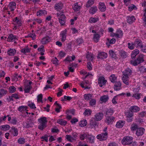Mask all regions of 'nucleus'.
<instances>
[{"mask_svg": "<svg viewBox=\"0 0 146 146\" xmlns=\"http://www.w3.org/2000/svg\"><path fill=\"white\" fill-rule=\"evenodd\" d=\"M127 45L128 48L130 50L133 49L135 47L134 42L131 41L128 42Z\"/></svg>", "mask_w": 146, "mask_h": 146, "instance_id": "nucleus-35", "label": "nucleus"}, {"mask_svg": "<svg viewBox=\"0 0 146 146\" xmlns=\"http://www.w3.org/2000/svg\"><path fill=\"white\" fill-rule=\"evenodd\" d=\"M47 124L45 123H39L38 125V128L41 130H43L44 128L46 127Z\"/></svg>", "mask_w": 146, "mask_h": 146, "instance_id": "nucleus-50", "label": "nucleus"}, {"mask_svg": "<svg viewBox=\"0 0 146 146\" xmlns=\"http://www.w3.org/2000/svg\"><path fill=\"white\" fill-rule=\"evenodd\" d=\"M32 87L29 85H26L25 87L24 91L25 93H28L32 89Z\"/></svg>", "mask_w": 146, "mask_h": 146, "instance_id": "nucleus-48", "label": "nucleus"}, {"mask_svg": "<svg viewBox=\"0 0 146 146\" xmlns=\"http://www.w3.org/2000/svg\"><path fill=\"white\" fill-rule=\"evenodd\" d=\"M9 131L10 133L14 136H17L18 134V129L15 127H12Z\"/></svg>", "mask_w": 146, "mask_h": 146, "instance_id": "nucleus-12", "label": "nucleus"}, {"mask_svg": "<svg viewBox=\"0 0 146 146\" xmlns=\"http://www.w3.org/2000/svg\"><path fill=\"white\" fill-rule=\"evenodd\" d=\"M63 4L61 3H58L56 4L54 6V9L57 11H59L62 8Z\"/></svg>", "mask_w": 146, "mask_h": 146, "instance_id": "nucleus-27", "label": "nucleus"}, {"mask_svg": "<svg viewBox=\"0 0 146 146\" xmlns=\"http://www.w3.org/2000/svg\"><path fill=\"white\" fill-rule=\"evenodd\" d=\"M109 53L110 56L112 58H116V56L115 53L112 50H110Z\"/></svg>", "mask_w": 146, "mask_h": 146, "instance_id": "nucleus-57", "label": "nucleus"}, {"mask_svg": "<svg viewBox=\"0 0 146 146\" xmlns=\"http://www.w3.org/2000/svg\"><path fill=\"white\" fill-rule=\"evenodd\" d=\"M96 103V100L95 99H91L89 102L90 105L92 106L95 105Z\"/></svg>", "mask_w": 146, "mask_h": 146, "instance_id": "nucleus-60", "label": "nucleus"}, {"mask_svg": "<svg viewBox=\"0 0 146 146\" xmlns=\"http://www.w3.org/2000/svg\"><path fill=\"white\" fill-rule=\"evenodd\" d=\"M80 8V6L78 5L77 3H75L74 5L73 6V8L75 11H78Z\"/></svg>", "mask_w": 146, "mask_h": 146, "instance_id": "nucleus-51", "label": "nucleus"}, {"mask_svg": "<svg viewBox=\"0 0 146 146\" xmlns=\"http://www.w3.org/2000/svg\"><path fill=\"white\" fill-rule=\"evenodd\" d=\"M50 40V38L46 36L42 38L41 40V43L42 44H45L49 42Z\"/></svg>", "mask_w": 146, "mask_h": 146, "instance_id": "nucleus-11", "label": "nucleus"}, {"mask_svg": "<svg viewBox=\"0 0 146 146\" xmlns=\"http://www.w3.org/2000/svg\"><path fill=\"white\" fill-rule=\"evenodd\" d=\"M133 9H137L136 7L133 4H131L129 7H128V10L129 11H132Z\"/></svg>", "mask_w": 146, "mask_h": 146, "instance_id": "nucleus-62", "label": "nucleus"}, {"mask_svg": "<svg viewBox=\"0 0 146 146\" xmlns=\"http://www.w3.org/2000/svg\"><path fill=\"white\" fill-rule=\"evenodd\" d=\"M47 14V12L45 10H40L37 12L38 16H41Z\"/></svg>", "mask_w": 146, "mask_h": 146, "instance_id": "nucleus-31", "label": "nucleus"}, {"mask_svg": "<svg viewBox=\"0 0 146 146\" xmlns=\"http://www.w3.org/2000/svg\"><path fill=\"white\" fill-rule=\"evenodd\" d=\"M100 38V36L99 34L96 33L94 35L93 40L95 42H98Z\"/></svg>", "mask_w": 146, "mask_h": 146, "instance_id": "nucleus-47", "label": "nucleus"}, {"mask_svg": "<svg viewBox=\"0 0 146 146\" xmlns=\"http://www.w3.org/2000/svg\"><path fill=\"white\" fill-rule=\"evenodd\" d=\"M114 111L112 108H110L106 112V115H111L114 113Z\"/></svg>", "mask_w": 146, "mask_h": 146, "instance_id": "nucleus-56", "label": "nucleus"}, {"mask_svg": "<svg viewBox=\"0 0 146 146\" xmlns=\"http://www.w3.org/2000/svg\"><path fill=\"white\" fill-rule=\"evenodd\" d=\"M133 115V113L131 112H127L126 113V118L128 122H130L132 121V117Z\"/></svg>", "mask_w": 146, "mask_h": 146, "instance_id": "nucleus-10", "label": "nucleus"}, {"mask_svg": "<svg viewBox=\"0 0 146 146\" xmlns=\"http://www.w3.org/2000/svg\"><path fill=\"white\" fill-rule=\"evenodd\" d=\"M115 119V117L113 116L107 117L105 120L106 122L108 124H111L114 121Z\"/></svg>", "mask_w": 146, "mask_h": 146, "instance_id": "nucleus-21", "label": "nucleus"}, {"mask_svg": "<svg viewBox=\"0 0 146 146\" xmlns=\"http://www.w3.org/2000/svg\"><path fill=\"white\" fill-rule=\"evenodd\" d=\"M17 40V36L12 34H11L8 36L7 41L8 42H13Z\"/></svg>", "mask_w": 146, "mask_h": 146, "instance_id": "nucleus-20", "label": "nucleus"}, {"mask_svg": "<svg viewBox=\"0 0 146 146\" xmlns=\"http://www.w3.org/2000/svg\"><path fill=\"white\" fill-rule=\"evenodd\" d=\"M121 56L123 58H125L127 56L126 52L124 51H121L120 52Z\"/></svg>", "mask_w": 146, "mask_h": 146, "instance_id": "nucleus-59", "label": "nucleus"}, {"mask_svg": "<svg viewBox=\"0 0 146 146\" xmlns=\"http://www.w3.org/2000/svg\"><path fill=\"white\" fill-rule=\"evenodd\" d=\"M16 8V3L12 1L9 3L7 7V9L10 10L11 11H13Z\"/></svg>", "mask_w": 146, "mask_h": 146, "instance_id": "nucleus-8", "label": "nucleus"}, {"mask_svg": "<svg viewBox=\"0 0 146 146\" xmlns=\"http://www.w3.org/2000/svg\"><path fill=\"white\" fill-rule=\"evenodd\" d=\"M92 97V95L90 94H86L84 95V99L86 101L90 100Z\"/></svg>", "mask_w": 146, "mask_h": 146, "instance_id": "nucleus-42", "label": "nucleus"}, {"mask_svg": "<svg viewBox=\"0 0 146 146\" xmlns=\"http://www.w3.org/2000/svg\"><path fill=\"white\" fill-rule=\"evenodd\" d=\"M87 124V121L86 119H83L81 120L79 122V125L80 126L82 127L86 126Z\"/></svg>", "mask_w": 146, "mask_h": 146, "instance_id": "nucleus-40", "label": "nucleus"}, {"mask_svg": "<svg viewBox=\"0 0 146 146\" xmlns=\"http://www.w3.org/2000/svg\"><path fill=\"white\" fill-rule=\"evenodd\" d=\"M38 121L39 123H45L46 124H47V122L46 118L45 117H41L38 119Z\"/></svg>", "mask_w": 146, "mask_h": 146, "instance_id": "nucleus-28", "label": "nucleus"}, {"mask_svg": "<svg viewBox=\"0 0 146 146\" xmlns=\"http://www.w3.org/2000/svg\"><path fill=\"white\" fill-rule=\"evenodd\" d=\"M7 93V90L4 89H0V98L6 94Z\"/></svg>", "mask_w": 146, "mask_h": 146, "instance_id": "nucleus-44", "label": "nucleus"}, {"mask_svg": "<svg viewBox=\"0 0 146 146\" xmlns=\"http://www.w3.org/2000/svg\"><path fill=\"white\" fill-rule=\"evenodd\" d=\"M13 23L14 25L21 26L22 25V21L21 19L19 18L16 17L13 19Z\"/></svg>", "mask_w": 146, "mask_h": 146, "instance_id": "nucleus-15", "label": "nucleus"}, {"mask_svg": "<svg viewBox=\"0 0 146 146\" xmlns=\"http://www.w3.org/2000/svg\"><path fill=\"white\" fill-rule=\"evenodd\" d=\"M106 82V80L103 76H100L98 79V84L100 87H102L105 85Z\"/></svg>", "mask_w": 146, "mask_h": 146, "instance_id": "nucleus-6", "label": "nucleus"}, {"mask_svg": "<svg viewBox=\"0 0 146 146\" xmlns=\"http://www.w3.org/2000/svg\"><path fill=\"white\" fill-rule=\"evenodd\" d=\"M98 18H95L94 17H91L88 20V22L90 23H94L98 21L99 20Z\"/></svg>", "mask_w": 146, "mask_h": 146, "instance_id": "nucleus-37", "label": "nucleus"}, {"mask_svg": "<svg viewBox=\"0 0 146 146\" xmlns=\"http://www.w3.org/2000/svg\"><path fill=\"white\" fill-rule=\"evenodd\" d=\"M122 79L123 82L127 85H128L129 83V76H123Z\"/></svg>", "mask_w": 146, "mask_h": 146, "instance_id": "nucleus-23", "label": "nucleus"}, {"mask_svg": "<svg viewBox=\"0 0 146 146\" xmlns=\"http://www.w3.org/2000/svg\"><path fill=\"white\" fill-rule=\"evenodd\" d=\"M86 58L89 61H92L94 59V56L91 53L88 52L86 55Z\"/></svg>", "mask_w": 146, "mask_h": 146, "instance_id": "nucleus-30", "label": "nucleus"}, {"mask_svg": "<svg viewBox=\"0 0 146 146\" xmlns=\"http://www.w3.org/2000/svg\"><path fill=\"white\" fill-rule=\"evenodd\" d=\"M94 137L91 135H88L87 138V141L88 142L93 143H94Z\"/></svg>", "mask_w": 146, "mask_h": 146, "instance_id": "nucleus-32", "label": "nucleus"}, {"mask_svg": "<svg viewBox=\"0 0 146 146\" xmlns=\"http://www.w3.org/2000/svg\"><path fill=\"white\" fill-rule=\"evenodd\" d=\"M135 46L137 48H141L142 47L143 43L139 39H136L134 42Z\"/></svg>", "mask_w": 146, "mask_h": 146, "instance_id": "nucleus-7", "label": "nucleus"}, {"mask_svg": "<svg viewBox=\"0 0 146 146\" xmlns=\"http://www.w3.org/2000/svg\"><path fill=\"white\" fill-rule=\"evenodd\" d=\"M28 107L27 106H19L18 108V110L21 112H23L25 111H27Z\"/></svg>", "mask_w": 146, "mask_h": 146, "instance_id": "nucleus-33", "label": "nucleus"}, {"mask_svg": "<svg viewBox=\"0 0 146 146\" xmlns=\"http://www.w3.org/2000/svg\"><path fill=\"white\" fill-rule=\"evenodd\" d=\"M143 56V55L142 54H140L136 60H133L130 61L131 64L134 66H135L142 62L144 61Z\"/></svg>", "mask_w": 146, "mask_h": 146, "instance_id": "nucleus-1", "label": "nucleus"}, {"mask_svg": "<svg viewBox=\"0 0 146 146\" xmlns=\"http://www.w3.org/2000/svg\"><path fill=\"white\" fill-rule=\"evenodd\" d=\"M16 90V88L13 86H11L9 88V92L11 93H14Z\"/></svg>", "mask_w": 146, "mask_h": 146, "instance_id": "nucleus-55", "label": "nucleus"}, {"mask_svg": "<svg viewBox=\"0 0 146 146\" xmlns=\"http://www.w3.org/2000/svg\"><path fill=\"white\" fill-rule=\"evenodd\" d=\"M141 94L140 93H135L133 94L132 97L136 100H139L141 98Z\"/></svg>", "mask_w": 146, "mask_h": 146, "instance_id": "nucleus-43", "label": "nucleus"}, {"mask_svg": "<svg viewBox=\"0 0 146 146\" xmlns=\"http://www.w3.org/2000/svg\"><path fill=\"white\" fill-rule=\"evenodd\" d=\"M108 54L107 53L102 52L98 53L97 58L98 59H104L106 58Z\"/></svg>", "mask_w": 146, "mask_h": 146, "instance_id": "nucleus-13", "label": "nucleus"}, {"mask_svg": "<svg viewBox=\"0 0 146 146\" xmlns=\"http://www.w3.org/2000/svg\"><path fill=\"white\" fill-rule=\"evenodd\" d=\"M30 48L27 47H26L22 48L21 50V52L23 53V54H25L27 53H29L30 52Z\"/></svg>", "mask_w": 146, "mask_h": 146, "instance_id": "nucleus-45", "label": "nucleus"}, {"mask_svg": "<svg viewBox=\"0 0 146 146\" xmlns=\"http://www.w3.org/2000/svg\"><path fill=\"white\" fill-rule=\"evenodd\" d=\"M132 73L131 70L129 68H127L123 72V76L129 77L131 75Z\"/></svg>", "mask_w": 146, "mask_h": 146, "instance_id": "nucleus-17", "label": "nucleus"}, {"mask_svg": "<svg viewBox=\"0 0 146 146\" xmlns=\"http://www.w3.org/2000/svg\"><path fill=\"white\" fill-rule=\"evenodd\" d=\"M56 15L58 17L60 23L62 25H64L66 22V17L64 14L62 12H59L56 13Z\"/></svg>", "mask_w": 146, "mask_h": 146, "instance_id": "nucleus-2", "label": "nucleus"}, {"mask_svg": "<svg viewBox=\"0 0 146 146\" xmlns=\"http://www.w3.org/2000/svg\"><path fill=\"white\" fill-rule=\"evenodd\" d=\"M67 30L65 29L61 32V33L62 38H61V40L64 42L66 39V37Z\"/></svg>", "mask_w": 146, "mask_h": 146, "instance_id": "nucleus-22", "label": "nucleus"}, {"mask_svg": "<svg viewBox=\"0 0 146 146\" xmlns=\"http://www.w3.org/2000/svg\"><path fill=\"white\" fill-rule=\"evenodd\" d=\"M96 120L94 118L91 119L90 121L89 125L92 128L96 127L97 125L96 122Z\"/></svg>", "mask_w": 146, "mask_h": 146, "instance_id": "nucleus-26", "label": "nucleus"}, {"mask_svg": "<svg viewBox=\"0 0 146 146\" xmlns=\"http://www.w3.org/2000/svg\"><path fill=\"white\" fill-rule=\"evenodd\" d=\"M138 128L137 125L135 124H133L131 125V129L132 131L136 130Z\"/></svg>", "mask_w": 146, "mask_h": 146, "instance_id": "nucleus-63", "label": "nucleus"}, {"mask_svg": "<svg viewBox=\"0 0 146 146\" xmlns=\"http://www.w3.org/2000/svg\"><path fill=\"white\" fill-rule=\"evenodd\" d=\"M125 123L124 120H119L118 121L116 124V126L117 128H121Z\"/></svg>", "mask_w": 146, "mask_h": 146, "instance_id": "nucleus-19", "label": "nucleus"}, {"mask_svg": "<svg viewBox=\"0 0 146 146\" xmlns=\"http://www.w3.org/2000/svg\"><path fill=\"white\" fill-rule=\"evenodd\" d=\"M88 135L86 133H82L80 135L79 137L81 140H84L85 139H87V138L88 136Z\"/></svg>", "mask_w": 146, "mask_h": 146, "instance_id": "nucleus-52", "label": "nucleus"}, {"mask_svg": "<svg viewBox=\"0 0 146 146\" xmlns=\"http://www.w3.org/2000/svg\"><path fill=\"white\" fill-rule=\"evenodd\" d=\"M121 83L120 82H118L115 84L114 87V89L115 90H119L121 89Z\"/></svg>", "mask_w": 146, "mask_h": 146, "instance_id": "nucleus-24", "label": "nucleus"}, {"mask_svg": "<svg viewBox=\"0 0 146 146\" xmlns=\"http://www.w3.org/2000/svg\"><path fill=\"white\" fill-rule=\"evenodd\" d=\"M94 0H88L86 4V7H89L94 3Z\"/></svg>", "mask_w": 146, "mask_h": 146, "instance_id": "nucleus-54", "label": "nucleus"}, {"mask_svg": "<svg viewBox=\"0 0 146 146\" xmlns=\"http://www.w3.org/2000/svg\"><path fill=\"white\" fill-rule=\"evenodd\" d=\"M145 131V129L143 127H140L137 129L136 134L138 136H142L144 133Z\"/></svg>", "mask_w": 146, "mask_h": 146, "instance_id": "nucleus-9", "label": "nucleus"}, {"mask_svg": "<svg viewBox=\"0 0 146 146\" xmlns=\"http://www.w3.org/2000/svg\"><path fill=\"white\" fill-rule=\"evenodd\" d=\"M77 137L78 134L76 133H74L72 135H66L65 138L68 141L72 142L76 141L77 139Z\"/></svg>", "mask_w": 146, "mask_h": 146, "instance_id": "nucleus-3", "label": "nucleus"}, {"mask_svg": "<svg viewBox=\"0 0 146 146\" xmlns=\"http://www.w3.org/2000/svg\"><path fill=\"white\" fill-rule=\"evenodd\" d=\"M10 127L9 125H5L0 126V129L3 131H6L9 129Z\"/></svg>", "mask_w": 146, "mask_h": 146, "instance_id": "nucleus-36", "label": "nucleus"}, {"mask_svg": "<svg viewBox=\"0 0 146 146\" xmlns=\"http://www.w3.org/2000/svg\"><path fill=\"white\" fill-rule=\"evenodd\" d=\"M98 10L97 7L96 6H93L91 7L90 10V13L92 15L96 12Z\"/></svg>", "mask_w": 146, "mask_h": 146, "instance_id": "nucleus-38", "label": "nucleus"}, {"mask_svg": "<svg viewBox=\"0 0 146 146\" xmlns=\"http://www.w3.org/2000/svg\"><path fill=\"white\" fill-rule=\"evenodd\" d=\"M103 114L102 113H96L94 119L96 121L101 120L103 118Z\"/></svg>", "mask_w": 146, "mask_h": 146, "instance_id": "nucleus-14", "label": "nucleus"}, {"mask_svg": "<svg viewBox=\"0 0 146 146\" xmlns=\"http://www.w3.org/2000/svg\"><path fill=\"white\" fill-rule=\"evenodd\" d=\"M108 133L107 132H104L98 135L96 137L100 141L106 140L108 138Z\"/></svg>", "mask_w": 146, "mask_h": 146, "instance_id": "nucleus-5", "label": "nucleus"}, {"mask_svg": "<svg viewBox=\"0 0 146 146\" xmlns=\"http://www.w3.org/2000/svg\"><path fill=\"white\" fill-rule=\"evenodd\" d=\"M99 9L102 12H104L106 10V7L104 3H100L98 7Z\"/></svg>", "mask_w": 146, "mask_h": 146, "instance_id": "nucleus-18", "label": "nucleus"}, {"mask_svg": "<svg viewBox=\"0 0 146 146\" xmlns=\"http://www.w3.org/2000/svg\"><path fill=\"white\" fill-rule=\"evenodd\" d=\"M76 42L77 44L80 45L83 43L84 41L82 38H78L76 40Z\"/></svg>", "mask_w": 146, "mask_h": 146, "instance_id": "nucleus-64", "label": "nucleus"}, {"mask_svg": "<svg viewBox=\"0 0 146 146\" xmlns=\"http://www.w3.org/2000/svg\"><path fill=\"white\" fill-rule=\"evenodd\" d=\"M57 122L58 124L62 125H65L67 123V121L62 119H59L57 120Z\"/></svg>", "mask_w": 146, "mask_h": 146, "instance_id": "nucleus-41", "label": "nucleus"}, {"mask_svg": "<svg viewBox=\"0 0 146 146\" xmlns=\"http://www.w3.org/2000/svg\"><path fill=\"white\" fill-rule=\"evenodd\" d=\"M115 35L116 36V38H121L123 36V34L122 31L120 30H118L116 34H115Z\"/></svg>", "mask_w": 146, "mask_h": 146, "instance_id": "nucleus-46", "label": "nucleus"}, {"mask_svg": "<svg viewBox=\"0 0 146 146\" xmlns=\"http://www.w3.org/2000/svg\"><path fill=\"white\" fill-rule=\"evenodd\" d=\"M16 52V51L15 49L10 48L7 51L8 54L10 56H13Z\"/></svg>", "mask_w": 146, "mask_h": 146, "instance_id": "nucleus-34", "label": "nucleus"}, {"mask_svg": "<svg viewBox=\"0 0 146 146\" xmlns=\"http://www.w3.org/2000/svg\"><path fill=\"white\" fill-rule=\"evenodd\" d=\"M27 105L32 109H34L36 108L35 104L33 102H28Z\"/></svg>", "mask_w": 146, "mask_h": 146, "instance_id": "nucleus-53", "label": "nucleus"}, {"mask_svg": "<svg viewBox=\"0 0 146 146\" xmlns=\"http://www.w3.org/2000/svg\"><path fill=\"white\" fill-rule=\"evenodd\" d=\"M110 79L111 82L114 83L116 81L117 78L115 75L112 74L110 76Z\"/></svg>", "mask_w": 146, "mask_h": 146, "instance_id": "nucleus-49", "label": "nucleus"}, {"mask_svg": "<svg viewBox=\"0 0 146 146\" xmlns=\"http://www.w3.org/2000/svg\"><path fill=\"white\" fill-rule=\"evenodd\" d=\"M127 21L129 24H132L135 22L136 20L135 17L134 16H129L127 17Z\"/></svg>", "mask_w": 146, "mask_h": 146, "instance_id": "nucleus-16", "label": "nucleus"}, {"mask_svg": "<svg viewBox=\"0 0 146 146\" xmlns=\"http://www.w3.org/2000/svg\"><path fill=\"white\" fill-rule=\"evenodd\" d=\"M130 110L131 112H136L140 110V108L137 106H131L130 108Z\"/></svg>", "mask_w": 146, "mask_h": 146, "instance_id": "nucleus-25", "label": "nucleus"}, {"mask_svg": "<svg viewBox=\"0 0 146 146\" xmlns=\"http://www.w3.org/2000/svg\"><path fill=\"white\" fill-rule=\"evenodd\" d=\"M28 36L32 38V40H35L36 38V35L34 33H31L28 35Z\"/></svg>", "mask_w": 146, "mask_h": 146, "instance_id": "nucleus-61", "label": "nucleus"}, {"mask_svg": "<svg viewBox=\"0 0 146 146\" xmlns=\"http://www.w3.org/2000/svg\"><path fill=\"white\" fill-rule=\"evenodd\" d=\"M109 98V97L108 95H103L100 98V100L102 102L105 103L108 101Z\"/></svg>", "mask_w": 146, "mask_h": 146, "instance_id": "nucleus-29", "label": "nucleus"}, {"mask_svg": "<svg viewBox=\"0 0 146 146\" xmlns=\"http://www.w3.org/2000/svg\"><path fill=\"white\" fill-rule=\"evenodd\" d=\"M139 53V51L138 49H136L134 50L131 54V57L134 58L135 56Z\"/></svg>", "mask_w": 146, "mask_h": 146, "instance_id": "nucleus-39", "label": "nucleus"}, {"mask_svg": "<svg viewBox=\"0 0 146 146\" xmlns=\"http://www.w3.org/2000/svg\"><path fill=\"white\" fill-rule=\"evenodd\" d=\"M31 121L30 119L29 121H27L24 124V127L27 128L30 127L31 125Z\"/></svg>", "mask_w": 146, "mask_h": 146, "instance_id": "nucleus-58", "label": "nucleus"}, {"mask_svg": "<svg viewBox=\"0 0 146 146\" xmlns=\"http://www.w3.org/2000/svg\"><path fill=\"white\" fill-rule=\"evenodd\" d=\"M133 139L131 136L125 137L122 140V143L123 145H129L132 143Z\"/></svg>", "mask_w": 146, "mask_h": 146, "instance_id": "nucleus-4", "label": "nucleus"}]
</instances>
